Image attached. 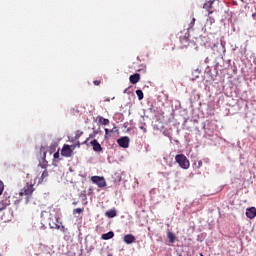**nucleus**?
Listing matches in <instances>:
<instances>
[{"instance_id": "1", "label": "nucleus", "mask_w": 256, "mask_h": 256, "mask_svg": "<svg viewBox=\"0 0 256 256\" xmlns=\"http://www.w3.org/2000/svg\"><path fill=\"white\" fill-rule=\"evenodd\" d=\"M175 161L176 163H178L181 169H189L190 167L189 159H187V156H185L184 154H177L175 156Z\"/></svg>"}, {"instance_id": "2", "label": "nucleus", "mask_w": 256, "mask_h": 256, "mask_svg": "<svg viewBox=\"0 0 256 256\" xmlns=\"http://www.w3.org/2000/svg\"><path fill=\"white\" fill-rule=\"evenodd\" d=\"M33 191H35V188L33 187V184L27 183L23 187V189L20 191L19 195H20V197H23V195H25L26 199H27V202H28L31 195H33Z\"/></svg>"}, {"instance_id": "3", "label": "nucleus", "mask_w": 256, "mask_h": 256, "mask_svg": "<svg viewBox=\"0 0 256 256\" xmlns=\"http://www.w3.org/2000/svg\"><path fill=\"white\" fill-rule=\"evenodd\" d=\"M92 183L103 189V187H107V182L105 181V177L103 176H92L91 177Z\"/></svg>"}, {"instance_id": "4", "label": "nucleus", "mask_w": 256, "mask_h": 256, "mask_svg": "<svg viewBox=\"0 0 256 256\" xmlns=\"http://www.w3.org/2000/svg\"><path fill=\"white\" fill-rule=\"evenodd\" d=\"M189 32H186L185 34L181 33L180 35V43H181V48L182 49H185V47H189V43H190V40H189Z\"/></svg>"}, {"instance_id": "5", "label": "nucleus", "mask_w": 256, "mask_h": 256, "mask_svg": "<svg viewBox=\"0 0 256 256\" xmlns=\"http://www.w3.org/2000/svg\"><path fill=\"white\" fill-rule=\"evenodd\" d=\"M117 143L123 149H127L129 147V137L125 136L117 140Z\"/></svg>"}, {"instance_id": "6", "label": "nucleus", "mask_w": 256, "mask_h": 256, "mask_svg": "<svg viewBox=\"0 0 256 256\" xmlns=\"http://www.w3.org/2000/svg\"><path fill=\"white\" fill-rule=\"evenodd\" d=\"M90 145H92L93 151H95L96 153H101V151H103V147H101V144L99 143V141H97V139L92 140L90 142Z\"/></svg>"}, {"instance_id": "7", "label": "nucleus", "mask_w": 256, "mask_h": 256, "mask_svg": "<svg viewBox=\"0 0 256 256\" xmlns=\"http://www.w3.org/2000/svg\"><path fill=\"white\" fill-rule=\"evenodd\" d=\"M72 153H73V150H71V146H69V145L63 146V148L61 150V155L63 157H71Z\"/></svg>"}, {"instance_id": "8", "label": "nucleus", "mask_w": 256, "mask_h": 256, "mask_svg": "<svg viewBox=\"0 0 256 256\" xmlns=\"http://www.w3.org/2000/svg\"><path fill=\"white\" fill-rule=\"evenodd\" d=\"M123 241H124V243H126V245H131L132 243H135L136 238L133 234H126L123 237Z\"/></svg>"}, {"instance_id": "9", "label": "nucleus", "mask_w": 256, "mask_h": 256, "mask_svg": "<svg viewBox=\"0 0 256 256\" xmlns=\"http://www.w3.org/2000/svg\"><path fill=\"white\" fill-rule=\"evenodd\" d=\"M213 3H215V0H209L203 5V9H206V11H208V15H212L213 13Z\"/></svg>"}, {"instance_id": "10", "label": "nucleus", "mask_w": 256, "mask_h": 256, "mask_svg": "<svg viewBox=\"0 0 256 256\" xmlns=\"http://www.w3.org/2000/svg\"><path fill=\"white\" fill-rule=\"evenodd\" d=\"M129 81H130V83H132V85H137V83H139V81H141V74L135 73L133 75H130Z\"/></svg>"}, {"instance_id": "11", "label": "nucleus", "mask_w": 256, "mask_h": 256, "mask_svg": "<svg viewBox=\"0 0 256 256\" xmlns=\"http://www.w3.org/2000/svg\"><path fill=\"white\" fill-rule=\"evenodd\" d=\"M246 217H248V219H255V217H256V208L251 207V208L246 209Z\"/></svg>"}, {"instance_id": "12", "label": "nucleus", "mask_w": 256, "mask_h": 256, "mask_svg": "<svg viewBox=\"0 0 256 256\" xmlns=\"http://www.w3.org/2000/svg\"><path fill=\"white\" fill-rule=\"evenodd\" d=\"M9 205H11V200H9V198L3 199L0 202V212L5 211V209H7V207H9Z\"/></svg>"}, {"instance_id": "13", "label": "nucleus", "mask_w": 256, "mask_h": 256, "mask_svg": "<svg viewBox=\"0 0 256 256\" xmlns=\"http://www.w3.org/2000/svg\"><path fill=\"white\" fill-rule=\"evenodd\" d=\"M50 229H61V224H59V219L55 218V220H51L49 222Z\"/></svg>"}, {"instance_id": "14", "label": "nucleus", "mask_w": 256, "mask_h": 256, "mask_svg": "<svg viewBox=\"0 0 256 256\" xmlns=\"http://www.w3.org/2000/svg\"><path fill=\"white\" fill-rule=\"evenodd\" d=\"M47 152L43 151L42 162H40L39 166L42 169H47Z\"/></svg>"}, {"instance_id": "15", "label": "nucleus", "mask_w": 256, "mask_h": 256, "mask_svg": "<svg viewBox=\"0 0 256 256\" xmlns=\"http://www.w3.org/2000/svg\"><path fill=\"white\" fill-rule=\"evenodd\" d=\"M113 237H115V233L113 231H110L106 234H102L101 239H103L104 241H109V239H113Z\"/></svg>"}, {"instance_id": "16", "label": "nucleus", "mask_w": 256, "mask_h": 256, "mask_svg": "<svg viewBox=\"0 0 256 256\" xmlns=\"http://www.w3.org/2000/svg\"><path fill=\"white\" fill-rule=\"evenodd\" d=\"M105 215L109 219H113V217H117V211L115 209L109 210V211H106Z\"/></svg>"}, {"instance_id": "17", "label": "nucleus", "mask_w": 256, "mask_h": 256, "mask_svg": "<svg viewBox=\"0 0 256 256\" xmlns=\"http://www.w3.org/2000/svg\"><path fill=\"white\" fill-rule=\"evenodd\" d=\"M213 23H215V18L213 17H208L206 20V24H205V28L207 29H211V25H213Z\"/></svg>"}, {"instance_id": "18", "label": "nucleus", "mask_w": 256, "mask_h": 256, "mask_svg": "<svg viewBox=\"0 0 256 256\" xmlns=\"http://www.w3.org/2000/svg\"><path fill=\"white\" fill-rule=\"evenodd\" d=\"M98 123H100V125H109V119L100 116L98 118Z\"/></svg>"}, {"instance_id": "19", "label": "nucleus", "mask_w": 256, "mask_h": 256, "mask_svg": "<svg viewBox=\"0 0 256 256\" xmlns=\"http://www.w3.org/2000/svg\"><path fill=\"white\" fill-rule=\"evenodd\" d=\"M167 238L169 239L170 243H175V234L172 232H167Z\"/></svg>"}, {"instance_id": "20", "label": "nucleus", "mask_w": 256, "mask_h": 256, "mask_svg": "<svg viewBox=\"0 0 256 256\" xmlns=\"http://www.w3.org/2000/svg\"><path fill=\"white\" fill-rule=\"evenodd\" d=\"M136 95H137L139 101H143V97H144L143 90H136Z\"/></svg>"}, {"instance_id": "21", "label": "nucleus", "mask_w": 256, "mask_h": 256, "mask_svg": "<svg viewBox=\"0 0 256 256\" xmlns=\"http://www.w3.org/2000/svg\"><path fill=\"white\" fill-rule=\"evenodd\" d=\"M47 177H49V172L47 171V169H45L41 175V181H45Z\"/></svg>"}, {"instance_id": "22", "label": "nucleus", "mask_w": 256, "mask_h": 256, "mask_svg": "<svg viewBox=\"0 0 256 256\" xmlns=\"http://www.w3.org/2000/svg\"><path fill=\"white\" fill-rule=\"evenodd\" d=\"M84 209L83 208H75L73 210V215H81L83 213Z\"/></svg>"}, {"instance_id": "23", "label": "nucleus", "mask_w": 256, "mask_h": 256, "mask_svg": "<svg viewBox=\"0 0 256 256\" xmlns=\"http://www.w3.org/2000/svg\"><path fill=\"white\" fill-rule=\"evenodd\" d=\"M89 139H95V134H90L89 137L84 141V145H87Z\"/></svg>"}, {"instance_id": "24", "label": "nucleus", "mask_w": 256, "mask_h": 256, "mask_svg": "<svg viewBox=\"0 0 256 256\" xmlns=\"http://www.w3.org/2000/svg\"><path fill=\"white\" fill-rule=\"evenodd\" d=\"M4 189H5V186L3 184V181H0V195H3Z\"/></svg>"}, {"instance_id": "25", "label": "nucleus", "mask_w": 256, "mask_h": 256, "mask_svg": "<svg viewBox=\"0 0 256 256\" xmlns=\"http://www.w3.org/2000/svg\"><path fill=\"white\" fill-rule=\"evenodd\" d=\"M94 85L99 86L101 85V80H95L93 81Z\"/></svg>"}, {"instance_id": "26", "label": "nucleus", "mask_w": 256, "mask_h": 256, "mask_svg": "<svg viewBox=\"0 0 256 256\" xmlns=\"http://www.w3.org/2000/svg\"><path fill=\"white\" fill-rule=\"evenodd\" d=\"M203 167V161L199 160L198 161V169H201Z\"/></svg>"}, {"instance_id": "27", "label": "nucleus", "mask_w": 256, "mask_h": 256, "mask_svg": "<svg viewBox=\"0 0 256 256\" xmlns=\"http://www.w3.org/2000/svg\"><path fill=\"white\" fill-rule=\"evenodd\" d=\"M54 159H59V152L54 153Z\"/></svg>"}, {"instance_id": "28", "label": "nucleus", "mask_w": 256, "mask_h": 256, "mask_svg": "<svg viewBox=\"0 0 256 256\" xmlns=\"http://www.w3.org/2000/svg\"><path fill=\"white\" fill-rule=\"evenodd\" d=\"M83 135V132H80L78 134H76V138L79 139V137H81Z\"/></svg>"}, {"instance_id": "29", "label": "nucleus", "mask_w": 256, "mask_h": 256, "mask_svg": "<svg viewBox=\"0 0 256 256\" xmlns=\"http://www.w3.org/2000/svg\"><path fill=\"white\" fill-rule=\"evenodd\" d=\"M105 133H106V135H108L109 134V129H107V128H105Z\"/></svg>"}, {"instance_id": "30", "label": "nucleus", "mask_w": 256, "mask_h": 256, "mask_svg": "<svg viewBox=\"0 0 256 256\" xmlns=\"http://www.w3.org/2000/svg\"><path fill=\"white\" fill-rule=\"evenodd\" d=\"M78 203H79V202L74 201V202L72 203V205H74V206H75V205H78Z\"/></svg>"}, {"instance_id": "31", "label": "nucleus", "mask_w": 256, "mask_h": 256, "mask_svg": "<svg viewBox=\"0 0 256 256\" xmlns=\"http://www.w3.org/2000/svg\"><path fill=\"white\" fill-rule=\"evenodd\" d=\"M104 101H111L109 98H106Z\"/></svg>"}]
</instances>
